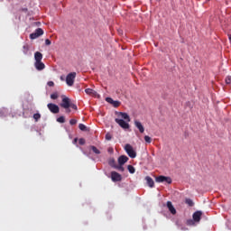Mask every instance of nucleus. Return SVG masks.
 <instances>
[{
    "instance_id": "obj_1",
    "label": "nucleus",
    "mask_w": 231,
    "mask_h": 231,
    "mask_svg": "<svg viewBox=\"0 0 231 231\" xmlns=\"http://www.w3.org/2000/svg\"><path fill=\"white\" fill-rule=\"evenodd\" d=\"M116 115L119 118L115 119L116 124H118V125L121 126L122 129H129L130 125L128 122H131V117L129 116V115L124 112H116Z\"/></svg>"
},
{
    "instance_id": "obj_2",
    "label": "nucleus",
    "mask_w": 231,
    "mask_h": 231,
    "mask_svg": "<svg viewBox=\"0 0 231 231\" xmlns=\"http://www.w3.org/2000/svg\"><path fill=\"white\" fill-rule=\"evenodd\" d=\"M75 79H77V72H70L66 77V84L69 87L75 84Z\"/></svg>"
},
{
    "instance_id": "obj_3",
    "label": "nucleus",
    "mask_w": 231,
    "mask_h": 231,
    "mask_svg": "<svg viewBox=\"0 0 231 231\" xmlns=\"http://www.w3.org/2000/svg\"><path fill=\"white\" fill-rule=\"evenodd\" d=\"M155 181L156 183H168V185H171V183H172V179L171 177L160 175L155 178Z\"/></svg>"
},
{
    "instance_id": "obj_4",
    "label": "nucleus",
    "mask_w": 231,
    "mask_h": 231,
    "mask_svg": "<svg viewBox=\"0 0 231 231\" xmlns=\"http://www.w3.org/2000/svg\"><path fill=\"white\" fill-rule=\"evenodd\" d=\"M60 106V107H63V109H69L71 106V99L68 97H63Z\"/></svg>"
},
{
    "instance_id": "obj_5",
    "label": "nucleus",
    "mask_w": 231,
    "mask_h": 231,
    "mask_svg": "<svg viewBox=\"0 0 231 231\" xmlns=\"http://www.w3.org/2000/svg\"><path fill=\"white\" fill-rule=\"evenodd\" d=\"M125 151L130 158H134L136 156V152H134L131 144H125Z\"/></svg>"
},
{
    "instance_id": "obj_6",
    "label": "nucleus",
    "mask_w": 231,
    "mask_h": 231,
    "mask_svg": "<svg viewBox=\"0 0 231 231\" xmlns=\"http://www.w3.org/2000/svg\"><path fill=\"white\" fill-rule=\"evenodd\" d=\"M43 34H44V31H42V28H38L35 30L34 32L30 34V39L34 40L41 37V35H43Z\"/></svg>"
},
{
    "instance_id": "obj_7",
    "label": "nucleus",
    "mask_w": 231,
    "mask_h": 231,
    "mask_svg": "<svg viewBox=\"0 0 231 231\" xmlns=\"http://www.w3.org/2000/svg\"><path fill=\"white\" fill-rule=\"evenodd\" d=\"M47 107L51 111V113H53L54 115H57V113H59V111H60L59 106H57L53 103H49L47 105Z\"/></svg>"
},
{
    "instance_id": "obj_8",
    "label": "nucleus",
    "mask_w": 231,
    "mask_h": 231,
    "mask_svg": "<svg viewBox=\"0 0 231 231\" xmlns=\"http://www.w3.org/2000/svg\"><path fill=\"white\" fill-rule=\"evenodd\" d=\"M111 180L112 181H122V175L116 171H112L111 172Z\"/></svg>"
},
{
    "instance_id": "obj_9",
    "label": "nucleus",
    "mask_w": 231,
    "mask_h": 231,
    "mask_svg": "<svg viewBox=\"0 0 231 231\" xmlns=\"http://www.w3.org/2000/svg\"><path fill=\"white\" fill-rule=\"evenodd\" d=\"M201 216H203V212L196 211L193 213V221H195V223H199V221H201Z\"/></svg>"
},
{
    "instance_id": "obj_10",
    "label": "nucleus",
    "mask_w": 231,
    "mask_h": 231,
    "mask_svg": "<svg viewBox=\"0 0 231 231\" xmlns=\"http://www.w3.org/2000/svg\"><path fill=\"white\" fill-rule=\"evenodd\" d=\"M34 67L36 68V69L38 71H42V69H44V68H46V65H44V63L42 61H35Z\"/></svg>"
},
{
    "instance_id": "obj_11",
    "label": "nucleus",
    "mask_w": 231,
    "mask_h": 231,
    "mask_svg": "<svg viewBox=\"0 0 231 231\" xmlns=\"http://www.w3.org/2000/svg\"><path fill=\"white\" fill-rule=\"evenodd\" d=\"M134 125L136 128L139 129V133L143 134L145 132V128L143 127V125L138 120L134 121Z\"/></svg>"
},
{
    "instance_id": "obj_12",
    "label": "nucleus",
    "mask_w": 231,
    "mask_h": 231,
    "mask_svg": "<svg viewBox=\"0 0 231 231\" xmlns=\"http://www.w3.org/2000/svg\"><path fill=\"white\" fill-rule=\"evenodd\" d=\"M127 162H129V157H127L125 155H121L118 158V164L119 165H125V163H127Z\"/></svg>"
},
{
    "instance_id": "obj_13",
    "label": "nucleus",
    "mask_w": 231,
    "mask_h": 231,
    "mask_svg": "<svg viewBox=\"0 0 231 231\" xmlns=\"http://www.w3.org/2000/svg\"><path fill=\"white\" fill-rule=\"evenodd\" d=\"M34 60H35V62L42 61V53H41L40 51H36L34 53Z\"/></svg>"
},
{
    "instance_id": "obj_14",
    "label": "nucleus",
    "mask_w": 231,
    "mask_h": 231,
    "mask_svg": "<svg viewBox=\"0 0 231 231\" xmlns=\"http://www.w3.org/2000/svg\"><path fill=\"white\" fill-rule=\"evenodd\" d=\"M145 180L147 181V185L152 189L154 188V180L150 176L145 177Z\"/></svg>"
},
{
    "instance_id": "obj_15",
    "label": "nucleus",
    "mask_w": 231,
    "mask_h": 231,
    "mask_svg": "<svg viewBox=\"0 0 231 231\" xmlns=\"http://www.w3.org/2000/svg\"><path fill=\"white\" fill-rule=\"evenodd\" d=\"M167 208H169L171 214H176V208H174V206H172V202L168 201L167 202Z\"/></svg>"
},
{
    "instance_id": "obj_16",
    "label": "nucleus",
    "mask_w": 231,
    "mask_h": 231,
    "mask_svg": "<svg viewBox=\"0 0 231 231\" xmlns=\"http://www.w3.org/2000/svg\"><path fill=\"white\" fill-rule=\"evenodd\" d=\"M85 93L87 95H89L90 97H97V91L93 90L92 88L85 89Z\"/></svg>"
},
{
    "instance_id": "obj_17",
    "label": "nucleus",
    "mask_w": 231,
    "mask_h": 231,
    "mask_svg": "<svg viewBox=\"0 0 231 231\" xmlns=\"http://www.w3.org/2000/svg\"><path fill=\"white\" fill-rule=\"evenodd\" d=\"M28 51H30V46H28V44H24L23 46V53H24V55H28Z\"/></svg>"
},
{
    "instance_id": "obj_18",
    "label": "nucleus",
    "mask_w": 231,
    "mask_h": 231,
    "mask_svg": "<svg viewBox=\"0 0 231 231\" xmlns=\"http://www.w3.org/2000/svg\"><path fill=\"white\" fill-rule=\"evenodd\" d=\"M127 170L130 172V174H134V172H136V170L134 169V166H133V165H128Z\"/></svg>"
},
{
    "instance_id": "obj_19",
    "label": "nucleus",
    "mask_w": 231,
    "mask_h": 231,
    "mask_svg": "<svg viewBox=\"0 0 231 231\" xmlns=\"http://www.w3.org/2000/svg\"><path fill=\"white\" fill-rule=\"evenodd\" d=\"M185 203L189 205V207H194V201L190 199H186Z\"/></svg>"
},
{
    "instance_id": "obj_20",
    "label": "nucleus",
    "mask_w": 231,
    "mask_h": 231,
    "mask_svg": "<svg viewBox=\"0 0 231 231\" xmlns=\"http://www.w3.org/2000/svg\"><path fill=\"white\" fill-rule=\"evenodd\" d=\"M51 98L52 100H57V99L59 98V93H57V92L52 93V94L51 95Z\"/></svg>"
},
{
    "instance_id": "obj_21",
    "label": "nucleus",
    "mask_w": 231,
    "mask_h": 231,
    "mask_svg": "<svg viewBox=\"0 0 231 231\" xmlns=\"http://www.w3.org/2000/svg\"><path fill=\"white\" fill-rule=\"evenodd\" d=\"M33 119L35 120V122H39V120H41V114L39 113L34 114Z\"/></svg>"
},
{
    "instance_id": "obj_22",
    "label": "nucleus",
    "mask_w": 231,
    "mask_h": 231,
    "mask_svg": "<svg viewBox=\"0 0 231 231\" xmlns=\"http://www.w3.org/2000/svg\"><path fill=\"white\" fill-rule=\"evenodd\" d=\"M79 129H80V131H88V127L84 124H79Z\"/></svg>"
},
{
    "instance_id": "obj_23",
    "label": "nucleus",
    "mask_w": 231,
    "mask_h": 231,
    "mask_svg": "<svg viewBox=\"0 0 231 231\" xmlns=\"http://www.w3.org/2000/svg\"><path fill=\"white\" fill-rule=\"evenodd\" d=\"M115 169H117V171H119L120 172H124V171H125V169L124 168L123 165H117V166H115Z\"/></svg>"
},
{
    "instance_id": "obj_24",
    "label": "nucleus",
    "mask_w": 231,
    "mask_h": 231,
    "mask_svg": "<svg viewBox=\"0 0 231 231\" xmlns=\"http://www.w3.org/2000/svg\"><path fill=\"white\" fill-rule=\"evenodd\" d=\"M57 122H59L60 124H64V122H66V118H64V116H60L57 118Z\"/></svg>"
},
{
    "instance_id": "obj_25",
    "label": "nucleus",
    "mask_w": 231,
    "mask_h": 231,
    "mask_svg": "<svg viewBox=\"0 0 231 231\" xmlns=\"http://www.w3.org/2000/svg\"><path fill=\"white\" fill-rule=\"evenodd\" d=\"M90 147L93 152H95V154H100V150L97 149L96 146H90Z\"/></svg>"
},
{
    "instance_id": "obj_26",
    "label": "nucleus",
    "mask_w": 231,
    "mask_h": 231,
    "mask_svg": "<svg viewBox=\"0 0 231 231\" xmlns=\"http://www.w3.org/2000/svg\"><path fill=\"white\" fill-rule=\"evenodd\" d=\"M144 142H146V143H151V142H152V139L149 135H145Z\"/></svg>"
},
{
    "instance_id": "obj_27",
    "label": "nucleus",
    "mask_w": 231,
    "mask_h": 231,
    "mask_svg": "<svg viewBox=\"0 0 231 231\" xmlns=\"http://www.w3.org/2000/svg\"><path fill=\"white\" fill-rule=\"evenodd\" d=\"M194 222H195L194 220L189 219L187 220L186 225H188L189 226H192L194 225Z\"/></svg>"
},
{
    "instance_id": "obj_28",
    "label": "nucleus",
    "mask_w": 231,
    "mask_h": 231,
    "mask_svg": "<svg viewBox=\"0 0 231 231\" xmlns=\"http://www.w3.org/2000/svg\"><path fill=\"white\" fill-rule=\"evenodd\" d=\"M120 101H114V103L112 104V106H114V107H120Z\"/></svg>"
},
{
    "instance_id": "obj_29",
    "label": "nucleus",
    "mask_w": 231,
    "mask_h": 231,
    "mask_svg": "<svg viewBox=\"0 0 231 231\" xmlns=\"http://www.w3.org/2000/svg\"><path fill=\"white\" fill-rule=\"evenodd\" d=\"M112 138H113V135H111V134L107 133L106 134V140L110 141V140H112Z\"/></svg>"
},
{
    "instance_id": "obj_30",
    "label": "nucleus",
    "mask_w": 231,
    "mask_h": 231,
    "mask_svg": "<svg viewBox=\"0 0 231 231\" xmlns=\"http://www.w3.org/2000/svg\"><path fill=\"white\" fill-rule=\"evenodd\" d=\"M79 145H84V144L86 143V139L80 138V139L79 140Z\"/></svg>"
},
{
    "instance_id": "obj_31",
    "label": "nucleus",
    "mask_w": 231,
    "mask_h": 231,
    "mask_svg": "<svg viewBox=\"0 0 231 231\" xmlns=\"http://www.w3.org/2000/svg\"><path fill=\"white\" fill-rule=\"evenodd\" d=\"M226 84H231V76H227L226 78Z\"/></svg>"
},
{
    "instance_id": "obj_32",
    "label": "nucleus",
    "mask_w": 231,
    "mask_h": 231,
    "mask_svg": "<svg viewBox=\"0 0 231 231\" xmlns=\"http://www.w3.org/2000/svg\"><path fill=\"white\" fill-rule=\"evenodd\" d=\"M106 102H108V104H112V105L115 102V100H113V98H111V97H106Z\"/></svg>"
},
{
    "instance_id": "obj_33",
    "label": "nucleus",
    "mask_w": 231,
    "mask_h": 231,
    "mask_svg": "<svg viewBox=\"0 0 231 231\" xmlns=\"http://www.w3.org/2000/svg\"><path fill=\"white\" fill-rule=\"evenodd\" d=\"M69 124H70V125H77V119H70V120H69Z\"/></svg>"
},
{
    "instance_id": "obj_34",
    "label": "nucleus",
    "mask_w": 231,
    "mask_h": 231,
    "mask_svg": "<svg viewBox=\"0 0 231 231\" xmlns=\"http://www.w3.org/2000/svg\"><path fill=\"white\" fill-rule=\"evenodd\" d=\"M45 44H46V46L51 45V41H50V39H46L45 40Z\"/></svg>"
},
{
    "instance_id": "obj_35",
    "label": "nucleus",
    "mask_w": 231,
    "mask_h": 231,
    "mask_svg": "<svg viewBox=\"0 0 231 231\" xmlns=\"http://www.w3.org/2000/svg\"><path fill=\"white\" fill-rule=\"evenodd\" d=\"M47 84L50 88H53L55 86V83L53 81H49Z\"/></svg>"
},
{
    "instance_id": "obj_36",
    "label": "nucleus",
    "mask_w": 231,
    "mask_h": 231,
    "mask_svg": "<svg viewBox=\"0 0 231 231\" xmlns=\"http://www.w3.org/2000/svg\"><path fill=\"white\" fill-rule=\"evenodd\" d=\"M69 107H71L72 109L77 110V105H75V104H71L70 103V106Z\"/></svg>"
},
{
    "instance_id": "obj_37",
    "label": "nucleus",
    "mask_w": 231,
    "mask_h": 231,
    "mask_svg": "<svg viewBox=\"0 0 231 231\" xmlns=\"http://www.w3.org/2000/svg\"><path fill=\"white\" fill-rule=\"evenodd\" d=\"M66 113H71V109L67 108V109H66Z\"/></svg>"
},
{
    "instance_id": "obj_38",
    "label": "nucleus",
    "mask_w": 231,
    "mask_h": 231,
    "mask_svg": "<svg viewBox=\"0 0 231 231\" xmlns=\"http://www.w3.org/2000/svg\"><path fill=\"white\" fill-rule=\"evenodd\" d=\"M228 39H229V41L231 42V34H228Z\"/></svg>"
},
{
    "instance_id": "obj_39",
    "label": "nucleus",
    "mask_w": 231,
    "mask_h": 231,
    "mask_svg": "<svg viewBox=\"0 0 231 231\" xmlns=\"http://www.w3.org/2000/svg\"><path fill=\"white\" fill-rule=\"evenodd\" d=\"M77 142H78V139L75 138V139H74V143H77Z\"/></svg>"
},
{
    "instance_id": "obj_40",
    "label": "nucleus",
    "mask_w": 231,
    "mask_h": 231,
    "mask_svg": "<svg viewBox=\"0 0 231 231\" xmlns=\"http://www.w3.org/2000/svg\"><path fill=\"white\" fill-rule=\"evenodd\" d=\"M112 163H115V160L112 161Z\"/></svg>"
}]
</instances>
